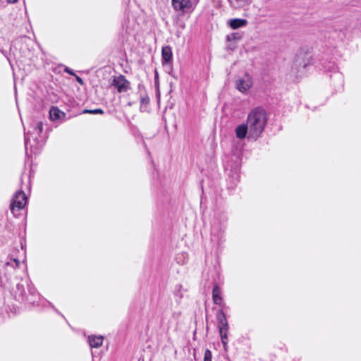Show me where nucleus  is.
Masks as SVG:
<instances>
[{
	"mask_svg": "<svg viewBox=\"0 0 361 361\" xmlns=\"http://www.w3.org/2000/svg\"><path fill=\"white\" fill-rule=\"evenodd\" d=\"M64 71H65L67 73H68V74H70V75H75V73L73 72V71H72V70H71V69H70L69 68H68V67H66V68H65V69H64Z\"/></svg>",
	"mask_w": 361,
	"mask_h": 361,
	"instance_id": "aec40b11",
	"label": "nucleus"
},
{
	"mask_svg": "<svg viewBox=\"0 0 361 361\" xmlns=\"http://www.w3.org/2000/svg\"><path fill=\"white\" fill-rule=\"evenodd\" d=\"M219 334H221V333L223 334L224 332L226 334H228V322L226 323V326H219Z\"/></svg>",
	"mask_w": 361,
	"mask_h": 361,
	"instance_id": "a211bd4d",
	"label": "nucleus"
},
{
	"mask_svg": "<svg viewBox=\"0 0 361 361\" xmlns=\"http://www.w3.org/2000/svg\"><path fill=\"white\" fill-rule=\"evenodd\" d=\"M49 116L52 121H56L63 118L65 114L57 107H52L49 111Z\"/></svg>",
	"mask_w": 361,
	"mask_h": 361,
	"instance_id": "9d476101",
	"label": "nucleus"
},
{
	"mask_svg": "<svg viewBox=\"0 0 361 361\" xmlns=\"http://www.w3.org/2000/svg\"><path fill=\"white\" fill-rule=\"evenodd\" d=\"M13 262L16 263V267H18L19 264H20V262L19 260L16 259H13Z\"/></svg>",
	"mask_w": 361,
	"mask_h": 361,
	"instance_id": "4be33fe9",
	"label": "nucleus"
},
{
	"mask_svg": "<svg viewBox=\"0 0 361 361\" xmlns=\"http://www.w3.org/2000/svg\"><path fill=\"white\" fill-rule=\"evenodd\" d=\"M27 203V197L24 192L18 191L13 195L11 203V210L15 214L16 212L22 209Z\"/></svg>",
	"mask_w": 361,
	"mask_h": 361,
	"instance_id": "7ed1b4c3",
	"label": "nucleus"
},
{
	"mask_svg": "<svg viewBox=\"0 0 361 361\" xmlns=\"http://www.w3.org/2000/svg\"><path fill=\"white\" fill-rule=\"evenodd\" d=\"M228 24L232 29H238L245 26L247 24V21L245 19L234 18L230 20Z\"/></svg>",
	"mask_w": 361,
	"mask_h": 361,
	"instance_id": "1a4fd4ad",
	"label": "nucleus"
},
{
	"mask_svg": "<svg viewBox=\"0 0 361 361\" xmlns=\"http://www.w3.org/2000/svg\"><path fill=\"white\" fill-rule=\"evenodd\" d=\"M267 120L264 110L256 108L250 111L247 118L249 137L255 140L258 138L264 129Z\"/></svg>",
	"mask_w": 361,
	"mask_h": 361,
	"instance_id": "f257e3e1",
	"label": "nucleus"
},
{
	"mask_svg": "<svg viewBox=\"0 0 361 361\" xmlns=\"http://www.w3.org/2000/svg\"><path fill=\"white\" fill-rule=\"evenodd\" d=\"M221 338V341L224 345V349L226 348L227 346V340H228V334H226L224 332L221 334H220Z\"/></svg>",
	"mask_w": 361,
	"mask_h": 361,
	"instance_id": "2eb2a0df",
	"label": "nucleus"
},
{
	"mask_svg": "<svg viewBox=\"0 0 361 361\" xmlns=\"http://www.w3.org/2000/svg\"><path fill=\"white\" fill-rule=\"evenodd\" d=\"M161 54H162L163 59L166 63L169 62L172 58V52H171V49L169 47H163Z\"/></svg>",
	"mask_w": 361,
	"mask_h": 361,
	"instance_id": "f8f14e48",
	"label": "nucleus"
},
{
	"mask_svg": "<svg viewBox=\"0 0 361 361\" xmlns=\"http://www.w3.org/2000/svg\"><path fill=\"white\" fill-rule=\"evenodd\" d=\"M230 8L235 11H245L252 3V0H227Z\"/></svg>",
	"mask_w": 361,
	"mask_h": 361,
	"instance_id": "39448f33",
	"label": "nucleus"
},
{
	"mask_svg": "<svg viewBox=\"0 0 361 361\" xmlns=\"http://www.w3.org/2000/svg\"><path fill=\"white\" fill-rule=\"evenodd\" d=\"M149 103V98L147 97H142L140 98V109L144 111L147 109V105Z\"/></svg>",
	"mask_w": 361,
	"mask_h": 361,
	"instance_id": "4468645a",
	"label": "nucleus"
},
{
	"mask_svg": "<svg viewBox=\"0 0 361 361\" xmlns=\"http://www.w3.org/2000/svg\"><path fill=\"white\" fill-rule=\"evenodd\" d=\"M172 6L176 11H185L192 7L191 0H172Z\"/></svg>",
	"mask_w": 361,
	"mask_h": 361,
	"instance_id": "423d86ee",
	"label": "nucleus"
},
{
	"mask_svg": "<svg viewBox=\"0 0 361 361\" xmlns=\"http://www.w3.org/2000/svg\"><path fill=\"white\" fill-rule=\"evenodd\" d=\"M212 299L213 302L215 304H220L222 300V298L221 296V291L218 286H215L213 288Z\"/></svg>",
	"mask_w": 361,
	"mask_h": 361,
	"instance_id": "9b49d317",
	"label": "nucleus"
},
{
	"mask_svg": "<svg viewBox=\"0 0 361 361\" xmlns=\"http://www.w3.org/2000/svg\"><path fill=\"white\" fill-rule=\"evenodd\" d=\"M8 4H14L18 1V0H6Z\"/></svg>",
	"mask_w": 361,
	"mask_h": 361,
	"instance_id": "5701e85b",
	"label": "nucleus"
},
{
	"mask_svg": "<svg viewBox=\"0 0 361 361\" xmlns=\"http://www.w3.org/2000/svg\"><path fill=\"white\" fill-rule=\"evenodd\" d=\"M6 265H9V264H10V262H6Z\"/></svg>",
	"mask_w": 361,
	"mask_h": 361,
	"instance_id": "393cba45",
	"label": "nucleus"
},
{
	"mask_svg": "<svg viewBox=\"0 0 361 361\" xmlns=\"http://www.w3.org/2000/svg\"><path fill=\"white\" fill-rule=\"evenodd\" d=\"M75 78H76V80L80 84V85H82L83 84V81L82 80L81 78H80L79 76L78 75H75Z\"/></svg>",
	"mask_w": 361,
	"mask_h": 361,
	"instance_id": "412c9836",
	"label": "nucleus"
},
{
	"mask_svg": "<svg viewBox=\"0 0 361 361\" xmlns=\"http://www.w3.org/2000/svg\"><path fill=\"white\" fill-rule=\"evenodd\" d=\"M252 78L247 73L239 77L235 81V87L241 93H246L252 87Z\"/></svg>",
	"mask_w": 361,
	"mask_h": 361,
	"instance_id": "f03ea898",
	"label": "nucleus"
},
{
	"mask_svg": "<svg viewBox=\"0 0 361 361\" xmlns=\"http://www.w3.org/2000/svg\"><path fill=\"white\" fill-rule=\"evenodd\" d=\"M129 82L123 75L114 77L111 85L114 86L118 92H126L129 89Z\"/></svg>",
	"mask_w": 361,
	"mask_h": 361,
	"instance_id": "20e7f679",
	"label": "nucleus"
},
{
	"mask_svg": "<svg viewBox=\"0 0 361 361\" xmlns=\"http://www.w3.org/2000/svg\"><path fill=\"white\" fill-rule=\"evenodd\" d=\"M216 318L219 322V326H226L227 319L224 312L222 310H219L216 314Z\"/></svg>",
	"mask_w": 361,
	"mask_h": 361,
	"instance_id": "ddd939ff",
	"label": "nucleus"
},
{
	"mask_svg": "<svg viewBox=\"0 0 361 361\" xmlns=\"http://www.w3.org/2000/svg\"><path fill=\"white\" fill-rule=\"evenodd\" d=\"M36 129L37 130V133L38 134H40L42 131V129H43V125H42V122H38L37 124V127H36Z\"/></svg>",
	"mask_w": 361,
	"mask_h": 361,
	"instance_id": "6ab92c4d",
	"label": "nucleus"
},
{
	"mask_svg": "<svg viewBox=\"0 0 361 361\" xmlns=\"http://www.w3.org/2000/svg\"><path fill=\"white\" fill-rule=\"evenodd\" d=\"M83 113L86 114H103V110H102L101 109H93V110H84L83 111Z\"/></svg>",
	"mask_w": 361,
	"mask_h": 361,
	"instance_id": "dca6fc26",
	"label": "nucleus"
},
{
	"mask_svg": "<svg viewBox=\"0 0 361 361\" xmlns=\"http://www.w3.org/2000/svg\"><path fill=\"white\" fill-rule=\"evenodd\" d=\"M212 352L209 350H206L204 355V361H212Z\"/></svg>",
	"mask_w": 361,
	"mask_h": 361,
	"instance_id": "f3484780",
	"label": "nucleus"
},
{
	"mask_svg": "<svg viewBox=\"0 0 361 361\" xmlns=\"http://www.w3.org/2000/svg\"><path fill=\"white\" fill-rule=\"evenodd\" d=\"M104 338L102 336H90L88 342L91 348H99L103 344Z\"/></svg>",
	"mask_w": 361,
	"mask_h": 361,
	"instance_id": "6e6552de",
	"label": "nucleus"
},
{
	"mask_svg": "<svg viewBox=\"0 0 361 361\" xmlns=\"http://www.w3.org/2000/svg\"><path fill=\"white\" fill-rule=\"evenodd\" d=\"M235 133L238 139H244L247 133H249V128L247 124L242 123L235 128Z\"/></svg>",
	"mask_w": 361,
	"mask_h": 361,
	"instance_id": "0eeeda50",
	"label": "nucleus"
},
{
	"mask_svg": "<svg viewBox=\"0 0 361 361\" xmlns=\"http://www.w3.org/2000/svg\"><path fill=\"white\" fill-rule=\"evenodd\" d=\"M28 142H29V138L25 137V145L26 147H27V146L28 145Z\"/></svg>",
	"mask_w": 361,
	"mask_h": 361,
	"instance_id": "b1692460",
	"label": "nucleus"
}]
</instances>
